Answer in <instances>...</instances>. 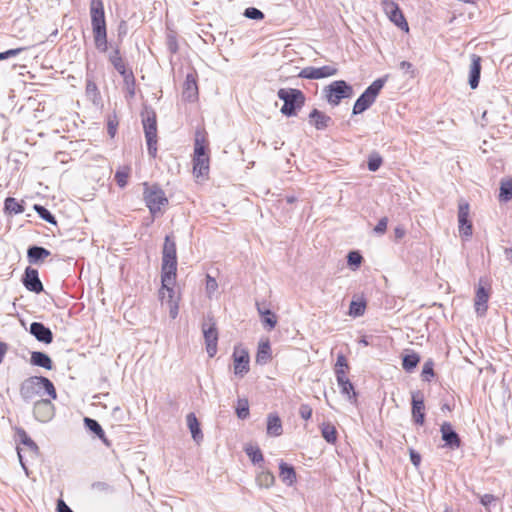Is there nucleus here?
<instances>
[{
    "label": "nucleus",
    "instance_id": "f257e3e1",
    "mask_svg": "<svg viewBox=\"0 0 512 512\" xmlns=\"http://www.w3.org/2000/svg\"><path fill=\"white\" fill-rule=\"evenodd\" d=\"M42 389L51 399L57 398L53 383L43 376H31L25 379L20 385V395L24 401L29 402L40 395Z\"/></svg>",
    "mask_w": 512,
    "mask_h": 512
},
{
    "label": "nucleus",
    "instance_id": "f03ea898",
    "mask_svg": "<svg viewBox=\"0 0 512 512\" xmlns=\"http://www.w3.org/2000/svg\"><path fill=\"white\" fill-rule=\"evenodd\" d=\"M177 272L176 243L172 236L167 235L162 251L161 275L163 282L171 283L173 275Z\"/></svg>",
    "mask_w": 512,
    "mask_h": 512
},
{
    "label": "nucleus",
    "instance_id": "7ed1b4c3",
    "mask_svg": "<svg viewBox=\"0 0 512 512\" xmlns=\"http://www.w3.org/2000/svg\"><path fill=\"white\" fill-rule=\"evenodd\" d=\"M277 96L284 102L280 111L287 117L295 116L305 103V96L298 89L281 88L278 90Z\"/></svg>",
    "mask_w": 512,
    "mask_h": 512
},
{
    "label": "nucleus",
    "instance_id": "20e7f679",
    "mask_svg": "<svg viewBox=\"0 0 512 512\" xmlns=\"http://www.w3.org/2000/svg\"><path fill=\"white\" fill-rule=\"evenodd\" d=\"M385 83L386 77L378 78L373 81L354 103L352 113L354 115H358L366 111L375 102Z\"/></svg>",
    "mask_w": 512,
    "mask_h": 512
},
{
    "label": "nucleus",
    "instance_id": "39448f33",
    "mask_svg": "<svg viewBox=\"0 0 512 512\" xmlns=\"http://www.w3.org/2000/svg\"><path fill=\"white\" fill-rule=\"evenodd\" d=\"M143 198L152 215L161 212V208L168 204L165 192L156 184L144 183Z\"/></svg>",
    "mask_w": 512,
    "mask_h": 512
},
{
    "label": "nucleus",
    "instance_id": "423d86ee",
    "mask_svg": "<svg viewBox=\"0 0 512 512\" xmlns=\"http://www.w3.org/2000/svg\"><path fill=\"white\" fill-rule=\"evenodd\" d=\"M142 123L147 143L148 153L155 158L157 155V120L153 110H146L142 114Z\"/></svg>",
    "mask_w": 512,
    "mask_h": 512
},
{
    "label": "nucleus",
    "instance_id": "0eeeda50",
    "mask_svg": "<svg viewBox=\"0 0 512 512\" xmlns=\"http://www.w3.org/2000/svg\"><path fill=\"white\" fill-rule=\"evenodd\" d=\"M325 98L332 106L340 104L341 100L354 95L353 87L344 80H336L324 88Z\"/></svg>",
    "mask_w": 512,
    "mask_h": 512
},
{
    "label": "nucleus",
    "instance_id": "6e6552de",
    "mask_svg": "<svg viewBox=\"0 0 512 512\" xmlns=\"http://www.w3.org/2000/svg\"><path fill=\"white\" fill-rule=\"evenodd\" d=\"M202 331L205 339L207 354L212 358L217 353L218 343V331L212 317L208 316L204 320L202 324Z\"/></svg>",
    "mask_w": 512,
    "mask_h": 512
},
{
    "label": "nucleus",
    "instance_id": "1a4fd4ad",
    "mask_svg": "<svg viewBox=\"0 0 512 512\" xmlns=\"http://www.w3.org/2000/svg\"><path fill=\"white\" fill-rule=\"evenodd\" d=\"M90 16L93 32L106 29L105 12L102 0H91Z\"/></svg>",
    "mask_w": 512,
    "mask_h": 512
},
{
    "label": "nucleus",
    "instance_id": "9d476101",
    "mask_svg": "<svg viewBox=\"0 0 512 512\" xmlns=\"http://www.w3.org/2000/svg\"><path fill=\"white\" fill-rule=\"evenodd\" d=\"M234 374L243 377L249 371V354L246 349L235 346L233 351Z\"/></svg>",
    "mask_w": 512,
    "mask_h": 512
},
{
    "label": "nucleus",
    "instance_id": "9b49d317",
    "mask_svg": "<svg viewBox=\"0 0 512 512\" xmlns=\"http://www.w3.org/2000/svg\"><path fill=\"white\" fill-rule=\"evenodd\" d=\"M338 72L337 68L330 65H325L322 67H305L300 73L299 77L304 79H322L330 76L336 75Z\"/></svg>",
    "mask_w": 512,
    "mask_h": 512
},
{
    "label": "nucleus",
    "instance_id": "f8f14e48",
    "mask_svg": "<svg viewBox=\"0 0 512 512\" xmlns=\"http://www.w3.org/2000/svg\"><path fill=\"white\" fill-rule=\"evenodd\" d=\"M458 223L459 233L461 236L468 238L472 235V223L469 220V204L465 201H460L458 206Z\"/></svg>",
    "mask_w": 512,
    "mask_h": 512
},
{
    "label": "nucleus",
    "instance_id": "ddd939ff",
    "mask_svg": "<svg viewBox=\"0 0 512 512\" xmlns=\"http://www.w3.org/2000/svg\"><path fill=\"white\" fill-rule=\"evenodd\" d=\"M54 408L49 399H41L34 403L33 413L40 422H48L54 414Z\"/></svg>",
    "mask_w": 512,
    "mask_h": 512
},
{
    "label": "nucleus",
    "instance_id": "4468645a",
    "mask_svg": "<svg viewBox=\"0 0 512 512\" xmlns=\"http://www.w3.org/2000/svg\"><path fill=\"white\" fill-rule=\"evenodd\" d=\"M442 440L450 449H458L461 446V439L449 422L442 423L440 427Z\"/></svg>",
    "mask_w": 512,
    "mask_h": 512
},
{
    "label": "nucleus",
    "instance_id": "2eb2a0df",
    "mask_svg": "<svg viewBox=\"0 0 512 512\" xmlns=\"http://www.w3.org/2000/svg\"><path fill=\"white\" fill-rule=\"evenodd\" d=\"M23 284L25 288L31 292L38 294L43 291V285L39 279L38 271L34 268L27 267L25 269Z\"/></svg>",
    "mask_w": 512,
    "mask_h": 512
},
{
    "label": "nucleus",
    "instance_id": "dca6fc26",
    "mask_svg": "<svg viewBox=\"0 0 512 512\" xmlns=\"http://www.w3.org/2000/svg\"><path fill=\"white\" fill-rule=\"evenodd\" d=\"M483 280L480 279L479 286L475 294V311L478 315L482 316L487 311V303L489 300V290L482 284Z\"/></svg>",
    "mask_w": 512,
    "mask_h": 512
},
{
    "label": "nucleus",
    "instance_id": "f3484780",
    "mask_svg": "<svg viewBox=\"0 0 512 512\" xmlns=\"http://www.w3.org/2000/svg\"><path fill=\"white\" fill-rule=\"evenodd\" d=\"M29 332L39 341L50 344L53 341L52 331L41 322H33Z\"/></svg>",
    "mask_w": 512,
    "mask_h": 512
},
{
    "label": "nucleus",
    "instance_id": "a211bd4d",
    "mask_svg": "<svg viewBox=\"0 0 512 512\" xmlns=\"http://www.w3.org/2000/svg\"><path fill=\"white\" fill-rule=\"evenodd\" d=\"M337 383L340 387V391L343 395H346L348 400H355L356 393L354 391V386L350 382V380L346 376V370L338 369L336 375Z\"/></svg>",
    "mask_w": 512,
    "mask_h": 512
},
{
    "label": "nucleus",
    "instance_id": "6ab92c4d",
    "mask_svg": "<svg viewBox=\"0 0 512 512\" xmlns=\"http://www.w3.org/2000/svg\"><path fill=\"white\" fill-rule=\"evenodd\" d=\"M424 400L423 396L420 393L412 394V417L416 424L423 425L424 424Z\"/></svg>",
    "mask_w": 512,
    "mask_h": 512
},
{
    "label": "nucleus",
    "instance_id": "aec40b11",
    "mask_svg": "<svg viewBox=\"0 0 512 512\" xmlns=\"http://www.w3.org/2000/svg\"><path fill=\"white\" fill-rule=\"evenodd\" d=\"M198 97V86L196 82V77L193 73H188L186 75L184 84H183V98L187 101H195Z\"/></svg>",
    "mask_w": 512,
    "mask_h": 512
},
{
    "label": "nucleus",
    "instance_id": "412c9836",
    "mask_svg": "<svg viewBox=\"0 0 512 512\" xmlns=\"http://www.w3.org/2000/svg\"><path fill=\"white\" fill-rule=\"evenodd\" d=\"M480 74H481V57L472 54L471 55V65H470V71H469V85L471 89H476L479 85L480 80Z\"/></svg>",
    "mask_w": 512,
    "mask_h": 512
},
{
    "label": "nucleus",
    "instance_id": "4be33fe9",
    "mask_svg": "<svg viewBox=\"0 0 512 512\" xmlns=\"http://www.w3.org/2000/svg\"><path fill=\"white\" fill-rule=\"evenodd\" d=\"M176 281V275H173L171 283L168 284L163 282V275H161V289L159 291V298L162 303L170 304L171 302L178 301L175 299L174 285Z\"/></svg>",
    "mask_w": 512,
    "mask_h": 512
},
{
    "label": "nucleus",
    "instance_id": "5701e85b",
    "mask_svg": "<svg viewBox=\"0 0 512 512\" xmlns=\"http://www.w3.org/2000/svg\"><path fill=\"white\" fill-rule=\"evenodd\" d=\"M386 13L389 16V19L399 28L408 30V24L399 9V7L395 3H389L386 6Z\"/></svg>",
    "mask_w": 512,
    "mask_h": 512
},
{
    "label": "nucleus",
    "instance_id": "b1692460",
    "mask_svg": "<svg viewBox=\"0 0 512 512\" xmlns=\"http://www.w3.org/2000/svg\"><path fill=\"white\" fill-rule=\"evenodd\" d=\"M309 119H310V122L312 123V125L317 130H324L332 122V119L330 116L324 114L323 112L319 111L318 109H313L310 112Z\"/></svg>",
    "mask_w": 512,
    "mask_h": 512
},
{
    "label": "nucleus",
    "instance_id": "393cba45",
    "mask_svg": "<svg viewBox=\"0 0 512 512\" xmlns=\"http://www.w3.org/2000/svg\"><path fill=\"white\" fill-rule=\"evenodd\" d=\"M85 427L94 433L106 446H110V441L106 438L105 432L102 429L101 425L95 419L85 417L84 418Z\"/></svg>",
    "mask_w": 512,
    "mask_h": 512
},
{
    "label": "nucleus",
    "instance_id": "a878e982",
    "mask_svg": "<svg viewBox=\"0 0 512 512\" xmlns=\"http://www.w3.org/2000/svg\"><path fill=\"white\" fill-rule=\"evenodd\" d=\"M282 422L277 414L270 413L267 417V434L269 436L278 437L282 434Z\"/></svg>",
    "mask_w": 512,
    "mask_h": 512
},
{
    "label": "nucleus",
    "instance_id": "bb28decb",
    "mask_svg": "<svg viewBox=\"0 0 512 512\" xmlns=\"http://www.w3.org/2000/svg\"><path fill=\"white\" fill-rule=\"evenodd\" d=\"M50 255V251L41 246H31L27 250L28 261L32 264H36L43 261Z\"/></svg>",
    "mask_w": 512,
    "mask_h": 512
},
{
    "label": "nucleus",
    "instance_id": "cd10ccee",
    "mask_svg": "<svg viewBox=\"0 0 512 512\" xmlns=\"http://www.w3.org/2000/svg\"><path fill=\"white\" fill-rule=\"evenodd\" d=\"M279 470V476L284 484L291 486L296 481V472L293 466L281 461Z\"/></svg>",
    "mask_w": 512,
    "mask_h": 512
},
{
    "label": "nucleus",
    "instance_id": "c85d7f7f",
    "mask_svg": "<svg viewBox=\"0 0 512 512\" xmlns=\"http://www.w3.org/2000/svg\"><path fill=\"white\" fill-rule=\"evenodd\" d=\"M30 362L34 366L42 367L47 370L52 369L51 358L46 353L41 352V351H33L31 353Z\"/></svg>",
    "mask_w": 512,
    "mask_h": 512
},
{
    "label": "nucleus",
    "instance_id": "c756f323",
    "mask_svg": "<svg viewBox=\"0 0 512 512\" xmlns=\"http://www.w3.org/2000/svg\"><path fill=\"white\" fill-rule=\"evenodd\" d=\"M193 173L196 177L206 176L209 173V157H194Z\"/></svg>",
    "mask_w": 512,
    "mask_h": 512
},
{
    "label": "nucleus",
    "instance_id": "7c9ffc66",
    "mask_svg": "<svg viewBox=\"0 0 512 512\" xmlns=\"http://www.w3.org/2000/svg\"><path fill=\"white\" fill-rule=\"evenodd\" d=\"M188 428L191 432L192 438L199 442L203 439V434L200 429V424L194 413H189L186 417Z\"/></svg>",
    "mask_w": 512,
    "mask_h": 512
},
{
    "label": "nucleus",
    "instance_id": "2f4dec72",
    "mask_svg": "<svg viewBox=\"0 0 512 512\" xmlns=\"http://www.w3.org/2000/svg\"><path fill=\"white\" fill-rule=\"evenodd\" d=\"M499 190V200L501 202H509L512 199V178H502Z\"/></svg>",
    "mask_w": 512,
    "mask_h": 512
},
{
    "label": "nucleus",
    "instance_id": "473e14b6",
    "mask_svg": "<svg viewBox=\"0 0 512 512\" xmlns=\"http://www.w3.org/2000/svg\"><path fill=\"white\" fill-rule=\"evenodd\" d=\"M109 60L113 67L121 74L124 75L131 70H127L125 63L120 55V51L118 48H115L110 54H109Z\"/></svg>",
    "mask_w": 512,
    "mask_h": 512
},
{
    "label": "nucleus",
    "instance_id": "72a5a7b5",
    "mask_svg": "<svg viewBox=\"0 0 512 512\" xmlns=\"http://www.w3.org/2000/svg\"><path fill=\"white\" fill-rule=\"evenodd\" d=\"M271 358V348L269 341L261 342L258 346L256 362L259 364L267 363Z\"/></svg>",
    "mask_w": 512,
    "mask_h": 512
},
{
    "label": "nucleus",
    "instance_id": "f704fd0d",
    "mask_svg": "<svg viewBox=\"0 0 512 512\" xmlns=\"http://www.w3.org/2000/svg\"><path fill=\"white\" fill-rule=\"evenodd\" d=\"M256 482L259 487L270 488L275 482V477L271 472L263 470L257 474Z\"/></svg>",
    "mask_w": 512,
    "mask_h": 512
},
{
    "label": "nucleus",
    "instance_id": "c9c22d12",
    "mask_svg": "<svg viewBox=\"0 0 512 512\" xmlns=\"http://www.w3.org/2000/svg\"><path fill=\"white\" fill-rule=\"evenodd\" d=\"M86 96L94 103L97 104L100 100V93L96 83L90 79H86Z\"/></svg>",
    "mask_w": 512,
    "mask_h": 512
},
{
    "label": "nucleus",
    "instance_id": "e433bc0d",
    "mask_svg": "<svg viewBox=\"0 0 512 512\" xmlns=\"http://www.w3.org/2000/svg\"><path fill=\"white\" fill-rule=\"evenodd\" d=\"M93 36H94L95 47L100 52H106L107 48H108L107 47V29L100 30V31H94Z\"/></svg>",
    "mask_w": 512,
    "mask_h": 512
},
{
    "label": "nucleus",
    "instance_id": "4c0bfd02",
    "mask_svg": "<svg viewBox=\"0 0 512 512\" xmlns=\"http://www.w3.org/2000/svg\"><path fill=\"white\" fill-rule=\"evenodd\" d=\"M5 212L10 214H21L24 212V207L15 198L8 197L4 203Z\"/></svg>",
    "mask_w": 512,
    "mask_h": 512
},
{
    "label": "nucleus",
    "instance_id": "58836bf2",
    "mask_svg": "<svg viewBox=\"0 0 512 512\" xmlns=\"http://www.w3.org/2000/svg\"><path fill=\"white\" fill-rule=\"evenodd\" d=\"M420 362V357L417 353H410L403 356L402 366L407 372H411Z\"/></svg>",
    "mask_w": 512,
    "mask_h": 512
},
{
    "label": "nucleus",
    "instance_id": "ea45409f",
    "mask_svg": "<svg viewBox=\"0 0 512 512\" xmlns=\"http://www.w3.org/2000/svg\"><path fill=\"white\" fill-rule=\"evenodd\" d=\"M323 438L330 444H334L337 440V431L334 425L324 423L321 427Z\"/></svg>",
    "mask_w": 512,
    "mask_h": 512
},
{
    "label": "nucleus",
    "instance_id": "a19ab883",
    "mask_svg": "<svg viewBox=\"0 0 512 512\" xmlns=\"http://www.w3.org/2000/svg\"><path fill=\"white\" fill-rule=\"evenodd\" d=\"M261 321L268 330L275 328L277 317L271 310H260Z\"/></svg>",
    "mask_w": 512,
    "mask_h": 512
},
{
    "label": "nucleus",
    "instance_id": "79ce46f5",
    "mask_svg": "<svg viewBox=\"0 0 512 512\" xmlns=\"http://www.w3.org/2000/svg\"><path fill=\"white\" fill-rule=\"evenodd\" d=\"M122 77L127 92V97L133 98L135 96V78L132 71L122 75Z\"/></svg>",
    "mask_w": 512,
    "mask_h": 512
},
{
    "label": "nucleus",
    "instance_id": "37998d69",
    "mask_svg": "<svg viewBox=\"0 0 512 512\" xmlns=\"http://www.w3.org/2000/svg\"><path fill=\"white\" fill-rule=\"evenodd\" d=\"M34 210L36 211V213L38 214V216L41 219L45 220L46 222H48L50 224H54V225L57 224V221H56L54 215L44 206L35 204Z\"/></svg>",
    "mask_w": 512,
    "mask_h": 512
},
{
    "label": "nucleus",
    "instance_id": "c03bdc74",
    "mask_svg": "<svg viewBox=\"0 0 512 512\" xmlns=\"http://www.w3.org/2000/svg\"><path fill=\"white\" fill-rule=\"evenodd\" d=\"M245 452L252 463L256 464L263 461V454L258 446L248 445L245 447Z\"/></svg>",
    "mask_w": 512,
    "mask_h": 512
},
{
    "label": "nucleus",
    "instance_id": "a18cd8bd",
    "mask_svg": "<svg viewBox=\"0 0 512 512\" xmlns=\"http://www.w3.org/2000/svg\"><path fill=\"white\" fill-rule=\"evenodd\" d=\"M236 414L240 419H246L249 416V402L246 398L238 399Z\"/></svg>",
    "mask_w": 512,
    "mask_h": 512
},
{
    "label": "nucleus",
    "instance_id": "49530a36",
    "mask_svg": "<svg viewBox=\"0 0 512 512\" xmlns=\"http://www.w3.org/2000/svg\"><path fill=\"white\" fill-rule=\"evenodd\" d=\"M128 177H129V168L128 167L119 169L115 173V181L118 184V186L121 188H123L127 185Z\"/></svg>",
    "mask_w": 512,
    "mask_h": 512
},
{
    "label": "nucleus",
    "instance_id": "de8ad7c7",
    "mask_svg": "<svg viewBox=\"0 0 512 512\" xmlns=\"http://www.w3.org/2000/svg\"><path fill=\"white\" fill-rule=\"evenodd\" d=\"M363 257L358 251H351L347 255V263L350 267L356 269L362 263Z\"/></svg>",
    "mask_w": 512,
    "mask_h": 512
},
{
    "label": "nucleus",
    "instance_id": "09e8293b",
    "mask_svg": "<svg viewBox=\"0 0 512 512\" xmlns=\"http://www.w3.org/2000/svg\"><path fill=\"white\" fill-rule=\"evenodd\" d=\"M365 312V303L352 301L349 307V315L353 317L362 316Z\"/></svg>",
    "mask_w": 512,
    "mask_h": 512
},
{
    "label": "nucleus",
    "instance_id": "8fccbe9b",
    "mask_svg": "<svg viewBox=\"0 0 512 512\" xmlns=\"http://www.w3.org/2000/svg\"><path fill=\"white\" fill-rule=\"evenodd\" d=\"M434 363L432 360H428L424 363L422 368V379L424 381H430L431 378L434 376Z\"/></svg>",
    "mask_w": 512,
    "mask_h": 512
},
{
    "label": "nucleus",
    "instance_id": "3c124183",
    "mask_svg": "<svg viewBox=\"0 0 512 512\" xmlns=\"http://www.w3.org/2000/svg\"><path fill=\"white\" fill-rule=\"evenodd\" d=\"M382 164V158L379 154H372L368 159V169L372 172L377 171Z\"/></svg>",
    "mask_w": 512,
    "mask_h": 512
},
{
    "label": "nucleus",
    "instance_id": "603ef678",
    "mask_svg": "<svg viewBox=\"0 0 512 512\" xmlns=\"http://www.w3.org/2000/svg\"><path fill=\"white\" fill-rule=\"evenodd\" d=\"M218 288L216 279L209 274L206 276V293L209 298H212Z\"/></svg>",
    "mask_w": 512,
    "mask_h": 512
},
{
    "label": "nucleus",
    "instance_id": "864d4df0",
    "mask_svg": "<svg viewBox=\"0 0 512 512\" xmlns=\"http://www.w3.org/2000/svg\"><path fill=\"white\" fill-rule=\"evenodd\" d=\"M244 16L252 20H261L264 18V13L255 7H248L244 11Z\"/></svg>",
    "mask_w": 512,
    "mask_h": 512
},
{
    "label": "nucleus",
    "instance_id": "5fc2aeb1",
    "mask_svg": "<svg viewBox=\"0 0 512 512\" xmlns=\"http://www.w3.org/2000/svg\"><path fill=\"white\" fill-rule=\"evenodd\" d=\"M194 157H208L204 141L199 138L195 140Z\"/></svg>",
    "mask_w": 512,
    "mask_h": 512
},
{
    "label": "nucleus",
    "instance_id": "6e6d98bb",
    "mask_svg": "<svg viewBox=\"0 0 512 512\" xmlns=\"http://www.w3.org/2000/svg\"><path fill=\"white\" fill-rule=\"evenodd\" d=\"M23 50H24V48L20 47V48L9 49L7 51L0 52V60H6L10 57H15V56L19 55Z\"/></svg>",
    "mask_w": 512,
    "mask_h": 512
},
{
    "label": "nucleus",
    "instance_id": "4d7b16f0",
    "mask_svg": "<svg viewBox=\"0 0 512 512\" xmlns=\"http://www.w3.org/2000/svg\"><path fill=\"white\" fill-rule=\"evenodd\" d=\"M495 501L496 497L492 494H484L480 496V503L486 508V510H489L490 505Z\"/></svg>",
    "mask_w": 512,
    "mask_h": 512
},
{
    "label": "nucleus",
    "instance_id": "13d9d810",
    "mask_svg": "<svg viewBox=\"0 0 512 512\" xmlns=\"http://www.w3.org/2000/svg\"><path fill=\"white\" fill-rule=\"evenodd\" d=\"M299 415L304 420H308L312 416V408L308 404H302L299 408Z\"/></svg>",
    "mask_w": 512,
    "mask_h": 512
},
{
    "label": "nucleus",
    "instance_id": "bf43d9fd",
    "mask_svg": "<svg viewBox=\"0 0 512 512\" xmlns=\"http://www.w3.org/2000/svg\"><path fill=\"white\" fill-rule=\"evenodd\" d=\"M347 368H348V363H347L345 356L343 354H339L337 356V360H336V364H335V374L337 375L338 369L345 370Z\"/></svg>",
    "mask_w": 512,
    "mask_h": 512
},
{
    "label": "nucleus",
    "instance_id": "052dcab7",
    "mask_svg": "<svg viewBox=\"0 0 512 512\" xmlns=\"http://www.w3.org/2000/svg\"><path fill=\"white\" fill-rule=\"evenodd\" d=\"M388 219L383 217L379 220L377 225L374 227V232L376 234H383L387 229Z\"/></svg>",
    "mask_w": 512,
    "mask_h": 512
},
{
    "label": "nucleus",
    "instance_id": "680f3d73",
    "mask_svg": "<svg viewBox=\"0 0 512 512\" xmlns=\"http://www.w3.org/2000/svg\"><path fill=\"white\" fill-rule=\"evenodd\" d=\"M22 443L26 446H28L31 450L37 451L38 446L36 443L23 431L22 432Z\"/></svg>",
    "mask_w": 512,
    "mask_h": 512
},
{
    "label": "nucleus",
    "instance_id": "e2e57ef3",
    "mask_svg": "<svg viewBox=\"0 0 512 512\" xmlns=\"http://www.w3.org/2000/svg\"><path fill=\"white\" fill-rule=\"evenodd\" d=\"M56 512H74L63 499L57 500Z\"/></svg>",
    "mask_w": 512,
    "mask_h": 512
},
{
    "label": "nucleus",
    "instance_id": "0e129e2a",
    "mask_svg": "<svg viewBox=\"0 0 512 512\" xmlns=\"http://www.w3.org/2000/svg\"><path fill=\"white\" fill-rule=\"evenodd\" d=\"M169 305V315L172 319H175L178 316L179 312V304L178 301L171 302Z\"/></svg>",
    "mask_w": 512,
    "mask_h": 512
},
{
    "label": "nucleus",
    "instance_id": "69168bd1",
    "mask_svg": "<svg viewBox=\"0 0 512 512\" xmlns=\"http://www.w3.org/2000/svg\"><path fill=\"white\" fill-rule=\"evenodd\" d=\"M410 460L412 462V464L415 466V467H418L420 465V462H421V456L418 452H416L415 450L411 449L410 450Z\"/></svg>",
    "mask_w": 512,
    "mask_h": 512
},
{
    "label": "nucleus",
    "instance_id": "338daca9",
    "mask_svg": "<svg viewBox=\"0 0 512 512\" xmlns=\"http://www.w3.org/2000/svg\"><path fill=\"white\" fill-rule=\"evenodd\" d=\"M400 69L406 73H413V65L408 61H402L399 65Z\"/></svg>",
    "mask_w": 512,
    "mask_h": 512
},
{
    "label": "nucleus",
    "instance_id": "774afa93",
    "mask_svg": "<svg viewBox=\"0 0 512 512\" xmlns=\"http://www.w3.org/2000/svg\"><path fill=\"white\" fill-rule=\"evenodd\" d=\"M168 47H169V50L172 53H176L177 52L178 46H177L175 38L172 37V36L168 37Z\"/></svg>",
    "mask_w": 512,
    "mask_h": 512
}]
</instances>
